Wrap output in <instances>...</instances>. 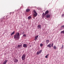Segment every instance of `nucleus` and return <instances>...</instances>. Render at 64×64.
<instances>
[{
    "label": "nucleus",
    "instance_id": "obj_7",
    "mask_svg": "<svg viewBox=\"0 0 64 64\" xmlns=\"http://www.w3.org/2000/svg\"><path fill=\"white\" fill-rule=\"evenodd\" d=\"M49 42H50V41L49 40H46V45H47L49 43Z\"/></svg>",
    "mask_w": 64,
    "mask_h": 64
},
{
    "label": "nucleus",
    "instance_id": "obj_30",
    "mask_svg": "<svg viewBox=\"0 0 64 64\" xmlns=\"http://www.w3.org/2000/svg\"><path fill=\"white\" fill-rule=\"evenodd\" d=\"M48 55H49V54H48V55H46V56H47H47H48Z\"/></svg>",
    "mask_w": 64,
    "mask_h": 64
},
{
    "label": "nucleus",
    "instance_id": "obj_15",
    "mask_svg": "<svg viewBox=\"0 0 64 64\" xmlns=\"http://www.w3.org/2000/svg\"><path fill=\"white\" fill-rule=\"evenodd\" d=\"M14 33H15V32H12L11 34H10L11 36H12V35L14 34Z\"/></svg>",
    "mask_w": 64,
    "mask_h": 64
},
{
    "label": "nucleus",
    "instance_id": "obj_25",
    "mask_svg": "<svg viewBox=\"0 0 64 64\" xmlns=\"http://www.w3.org/2000/svg\"><path fill=\"white\" fill-rule=\"evenodd\" d=\"M62 17H64V14H63L62 15Z\"/></svg>",
    "mask_w": 64,
    "mask_h": 64
},
{
    "label": "nucleus",
    "instance_id": "obj_3",
    "mask_svg": "<svg viewBox=\"0 0 64 64\" xmlns=\"http://www.w3.org/2000/svg\"><path fill=\"white\" fill-rule=\"evenodd\" d=\"M38 29H41V26L40 24L38 25Z\"/></svg>",
    "mask_w": 64,
    "mask_h": 64
},
{
    "label": "nucleus",
    "instance_id": "obj_26",
    "mask_svg": "<svg viewBox=\"0 0 64 64\" xmlns=\"http://www.w3.org/2000/svg\"><path fill=\"white\" fill-rule=\"evenodd\" d=\"M62 28H64V26H61Z\"/></svg>",
    "mask_w": 64,
    "mask_h": 64
},
{
    "label": "nucleus",
    "instance_id": "obj_19",
    "mask_svg": "<svg viewBox=\"0 0 64 64\" xmlns=\"http://www.w3.org/2000/svg\"><path fill=\"white\" fill-rule=\"evenodd\" d=\"M62 33H63V34H64V30L61 32L60 34H62Z\"/></svg>",
    "mask_w": 64,
    "mask_h": 64
},
{
    "label": "nucleus",
    "instance_id": "obj_29",
    "mask_svg": "<svg viewBox=\"0 0 64 64\" xmlns=\"http://www.w3.org/2000/svg\"><path fill=\"white\" fill-rule=\"evenodd\" d=\"M45 57L46 58H48V57L47 56H46Z\"/></svg>",
    "mask_w": 64,
    "mask_h": 64
},
{
    "label": "nucleus",
    "instance_id": "obj_24",
    "mask_svg": "<svg viewBox=\"0 0 64 64\" xmlns=\"http://www.w3.org/2000/svg\"><path fill=\"white\" fill-rule=\"evenodd\" d=\"M41 52H42V50H40L39 51V52L40 53H40H41Z\"/></svg>",
    "mask_w": 64,
    "mask_h": 64
},
{
    "label": "nucleus",
    "instance_id": "obj_14",
    "mask_svg": "<svg viewBox=\"0 0 64 64\" xmlns=\"http://www.w3.org/2000/svg\"><path fill=\"white\" fill-rule=\"evenodd\" d=\"M53 48L54 49H56L57 48V47H56V46H54Z\"/></svg>",
    "mask_w": 64,
    "mask_h": 64
},
{
    "label": "nucleus",
    "instance_id": "obj_17",
    "mask_svg": "<svg viewBox=\"0 0 64 64\" xmlns=\"http://www.w3.org/2000/svg\"><path fill=\"white\" fill-rule=\"evenodd\" d=\"M48 10H47L45 14L46 15V14H48Z\"/></svg>",
    "mask_w": 64,
    "mask_h": 64
},
{
    "label": "nucleus",
    "instance_id": "obj_8",
    "mask_svg": "<svg viewBox=\"0 0 64 64\" xmlns=\"http://www.w3.org/2000/svg\"><path fill=\"white\" fill-rule=\"evenodd\" d=\"M51 44H49L47 46V47L50 48L51 47Z\"/></svg>",
    "mask_w": 64,
    "mask_h": 64
},
{
    "label": "nucleus",
    "instance_id": "obj_6",
    "mask_svg": "<svg viewBox=\"0 0 64 64\" xmlns=\"http://www.w3.org/2000/svg\"><path fill=\"white\" fill-rule=\"evenodd\" d=\"M46 17L47 18H49L50 17V15L49 14H47L46 16Z\"/></svg>",
    "mask_w": 64,
    "mask_h": 64
},
{
    "label": "nucleus",
    "instance_id": "obj_12",
    "mask_svg": "<svg viewBox=\"0 0 64 64\" xmlns=\"http://www.w3.org/2000/svg\"><path fill=\"white\" fill-rule=\"evenodd\" d=\"M22 46V44H21L20 45H18V48H19V47H20Z\"/></svg>",
    "mask_w": 64,
    "mask_h": 64
},
{
    "label": "nucleus",
    "instance_id": "obj_21",
    "mask_svg": "<svg viewBox=\"0 0 64 64\" xmlns=\"http://www.w3.org/2000/svg\"><path fill=\"white\" fill-rule=\"evenodd\" d=\"M63 47H64L63 44H62V47L61 48V49H63Z\"/></svg>",
    "mask_w": 64,
    "mask_h": 64
},
{
    "label": "nucleus",
    "instance_id": "obj_2",
    "mask_svg": "<svg viewBox=\"0 0 64 64\" xmlns=\"http://www.w3.org/2000/svg\"><path fill=\"white\" fill-rule=\"evenodd\" d=\"M22 61L25 60V59H26V55H25V54H23V55L22 57Z\"/></svg>",
    "mask_w": 64,
    "mask_h": 64
},
{
    "label": "nucleus",
    "instance_id": "obj_1",
    "mask_svg": "<svg viewBox=\"0 0 64 64\" xmlns=\"http://www.w3.org/2000/svg\"><path fill=\"white\" fill-rule=\"evenodd\" d=\"M20 34L18 32H17L16 34L14 36V39H19L20 38L19 36Z\"/></svg>",
    "mask_w": 64,
    "mask_h": 64
},
{
    "label": "nucleus",
    "instance_id": "obj_9",
    "mask_svg": "<svg viewBox=\"0 0 64 64\" xmlns=\"http://www.w3.org/2000/svg\"><path fill=\"white\" fill-rule=\"evenodd\" d=\"M38 36H39L38 35V36H36L35 37V41H36V40L37 39V38H38Z\"/></svg>",
    "mask_w": 64,
    "mask_h": 64
},
{
    "label": "nucleus",
    "instance_id": "obj_22",
    "mask_svg": "<svg viewBox=\"0 0 64 64\" xmlns=\"http://www.w3.org/2000/svg\"><path fill=\"white\" fill-rule=\"evenodd\" d=\"M40 47H42V46H43V44H40Z\"/></svg>",
    "mask_w": 64,
    "mask_h": 64
},
{
    "label": "nucleus",
    "instance_id": "obj_11",
    "mask_svg": "<svg viewBox=\"0 0 64 64\" xmlns=\"http://www.w3.org/2000/svg\"><path fill=\"white\" fill-rule=\"evenodd\" d=\"M7 60H6L4 62L3 64H6L7 63Z\"/></svg>",
    "mask_w": 64,
    "mask_h": 64
},
{
    "label": "nucleus",
    "instance_id": "obj_20",
    "mask_svg": "<svg viewBox=\"0 0 64 64\" xmlns=\"http://www.w3.org/2000/svg\"><path fill=\"white\" fill-rule=\"evenodd\" d=\"M36 54L37 55H39V54H40L39 52H38L36 53Z\"/></svg>",
    "mask_w": 64,
    "mask_h": 64
},
{
    "label": "nucleus",
    "instance_id": "obj_32",
    "mask_svg": "<svg viewBox=\"0 0 64 64\" xmlns=\"http://www.w3.org/2000/svg\"><path fill=\"white\" fill-rule=\"evenodd\" d=\"M30 47H31V46H30Z\"/></svg>",
    "mask_w": 64,
    "mask_h": 64
},
{
    "label": "nucleus",
    "instance_id": "obj_28",
    "mask_svg": "<svg viewBox=\"0 0 64 64\" xmlns=\"http://www.w3.org/2000/svg\"><path fill=\"white\" fill-rule=\"evenodd\" d=\"M26 36V34H24L23 35V36Z\"/></svg>",
    "mask_w": 64,
    "mask_h": 64
},
{
    "label": "nucleus",
    "instance_id": "obj_10",
    "mask_svg": "<svg viewBox=\"0 0 64 64\" xmlns=\"http://www.w3.org/2000/svg\"><path fill=\"white\" fill-rule=\"evenodd\" d=\"M37 15V13H34V17H36Z\"/></svg>",
    "mask_w": 64,
    "mask_h": 64
},
{
    "label": "nucleus",
    "instance_id": "obj_18",
    "mask_svg": "<svg viewBox=\"0 0 64 64\" xmlns=\"http://www.w3.org/2000/svg\"><path fill=\"white\" fill-rule=\"evenodd\" d=\"M46 14H44V13H43V14H42V16H43V17H44L45 15H46Z\"/></svg>",
    "mask_w": 64,
    "mask_h": 64
},
{
    "label": "nucleus",
    "instance_id": "obj_13",
    "mask_svg": "<svg viewBox=\"0 0 64 64\" xmlns=\"http://www.w3.org/2000/svg\"><path fill=\"white\" fill-rule=\"evenodd\" d=\"M30 11V9H28L26 10V12H29Z\"/></svg>",
    "mask_w": 64,
    "mask_h": 64
},
{
    "label": "nucleus",
    "instance_id": "obj_27",
    "mask_svg": "<svg viewBox=\"0 0 64 64\" xmlns=\"http://www.w3.org/2000/svg\"><path fill=\"white\" fill-rule=\"evenodd\" d=\"M53 44H52V45L51 46H52V47H53Z\"/></svg>",
    "mask_w": 64,
    "mask_h": 64
},
{
    "label": "nucleus",
    "instance_id": "obj_16",
    "mask_svg": "<svg viewBox=\"0 0 64 64\" xmlns=\"http://www.w3.org/2000/svg\"><path fill=\"white\" fill-rule=\"evenodd\" d=\"M31 18V17L30 16H28V19L29 20H30V19Z\"/></svg>",
    "mask_w": 64,
    "mask_h": 64
},
{
    "label": "nucleus",
    "instance_id": "obj_4",
    "mask_svg": "<svg viewBox=\"0 0 64 64\" xmlns=\"http://www.w3.org/2000/svg\"><path fill=\"white\" fill-rule=\"evenodd\" d=\"M23 46L24 47V48H27L28 46H27V44H24L23 45Z\"/></svg>",
    "mask_w": 64,
    "mask_h": 64
},
{
    "label": "nucleus",
    "instance_id": "obj_23",
    "mask_svg": "<svg viewBox=\"0 0 64 64\" xmlns=\"http://www.w3.org/2000/svg\"><path fill=\"white\" fill-rule=\"evenodd\" d=\"M33 11L34 13H37L36 12L35 10H34Z\"/></svg>",
    "mask_w": 64,
    "mask_h": 64
},
{
    "label": "nucleus",
    "instance_id": "obj_31",
    "mask_svg": "<svg viewBox=\"0 0 64 64\" xmlns=\"http://www.w3.org/2000/svg\"><path fill=\"white\" fill-rule=\"evenodd\" d=\"M16 48H17V47H16Z\"/></svg>",
    "mask_w": 64,
    "mask_h": 64
},
{
    "label": "nucleus",
    "instance_id": "obj_5",
    "mask_svg": "<svg viewBox=\"0 0 64 64\" xmlns=\"http://www.w3.org/2000/svg\"><path fill=\"white\" fill-rule=\"evenodd\" d=\"M13 60L14 62H15V63H17L18 62V60L16 59H14Z\"/></svg>",
    "mask_w": 64,
    "mask_h": 64
}]
</instances>
